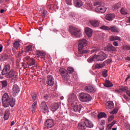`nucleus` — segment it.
Wrapping results in <instances>:
<instances>
[{"label":"nucleus","instance_id":"obj_63","mask_svg":"<svg viewBox=\"0 0 130 130\" xmlns=\"http://www.w3.org/2000/svg\"><path fill=\"white\" fill-rule=\"evenodd\" d=\"M126 23H129L130 24V17L128 18V20L126 21Z\"/></svg>","mask_w":130,"mask_h":130},{"label":"nucleus","instance_id":"obj_36","mask_svg":"<svg viewBox=\"0 0 130 130\" xmlns=\"http://www.w3.org/2000/svg\"><path fill=\"white\" fill-rule=\"evenodd\" d=\"M120 13L121 15H127V14H128V13H127L126 9L124 8H121V9L120 10Z\"/></svg>","mask_w":130,"mask_h":130},{"label":"nucleus","instance_id":"obj_4","mask_svg":"<svg viewBox=\"0 0 130 130\" xmlns=\"http://www.w3.org/2000/svg\"><path fill=\"white\" fill-rule=\"evenodd\" d=\"M69 32L71 33L72 36L76 38H80L83 36L81 29L76 27L70 26Z\"/></svg>","mask_w":130,"mask_h":130},{"label":"nucleus","instance_id":"obj_22","mask_svg":"<svg viewBox=\"0 0 130 130\" xmlns=\"http://www.w3.org/2000/svg\"><path fill=\"white\" fill-rule=\"evenodd\" d=\"M115 18V15L114 14H108L106 16V20L107 21H112Z\"/></svg>","mask_w":130,"mask_h":130},{"label":"nucleus","instance_id":"obj_45","mask_svg":"<svg viewBox=\"0 0 130 130\" xmlns=\"http://www.w3.org/2000/svg\"><path fill=\"white\" fill-rule=\"evenodd\" d=\"M95 58H96L95 55H94V56H93L87 59V60H88V62H92V61H93Z\"/></svg>","mask_w":130,"mask_h":130},{"label":"nucleus","instance_id":"obj_30","mask_svg":"<svg viewBox=\"0 0 130 130\" xmlns=\"http://www.w3.org/2000/svg\"><path fill=\"white\" fill-rule=\"evenodd\" d=\"M105 67V62H103L102 63H97L95 66V69H102Z\"/></svg>","mask_w":130,"mask_h":130},{"label":"nucleus","instance_id":"obj_49","mask_svg":"<svg viewBox=\"0 0 130 130\" xmlns=\"http://www.w3.org/2000/svg\"><path fill=\"white\" fill-rule=\"evenodd\" d=\"M102 4L100 2H94L93 4V5L96 6H102Z\"/></svg>","mask_w":130,"mask_h":130},{"label":"nucleus","instance_id":"obj_35","mask_svg":"<svg viewBox=\"0 0 130 130\" xmlns=\"http://www.w3.org/2000/svg\"><path fill=\"white\" fill-rule=\"evenodd\" d=\"M121 7V4H120V3H118L114 5V6L113 7V11H116V10H118V9H119V8H120Z\"/></svg>","mask_w":130,"mask_h":130},{"label":"nucleus","instance_id":"obj_7","mask_svg":"<svg viewBox=\"0 0 130 130\" xmlns=\"http://www.w3.org/2000/svg\"><path fill=\"white\" fill-rule=\"evenodd\" d=\"M107 57V55L103 52H101L99 55H95V58L98 61H102L104 60V59H106Z\"/></svg>","mask_w":130,"mask_h":130},{"label":"nucleus","instance_id":"obj_1","mask_svg":"<svg viewBox=\"0 0 130 130\" xmlns=\"http://www.w3.org/2000/svg\"><path fill=\"white\" fill-rule=\"evenodd\" d=\"M2 104L4 107H14L16 104V100L13 98H10L7 93H5L2 98Z\"/></svg>","mask_w":130,"mask_h":130},{"label":"nucleus","instance_id":"obj_26","mask_svg":"<svg viewBox=\"0 0 130 130\" xmlns=\"http://www.w3.org/2000/svg\"><path fill=\"white\" fill-rule=\"evenodd\" d=\"M40 13L41 15L42 16V17H45V15H46V10H45V8H44V6H42L41 8V10H40Z\"/></svg>","mask_w":130,"mask_h":130},{"label":"nucleus","instance_id":"obj_46","mask_svg":"<svg viewBox=\"0 0 130 130\" xmlns=\"http://www.w3.org/2000/svg\"><path fill=\"white\" fill-rule=\"evenodd\" d=\"M118 112V110L117 109H114L112 111L110 112L111 114H116Z\"/></svg>","mask_w":130,"mask_h":130},{"label":"nucleus","instance_id":"obj_33","mask_svg":"<svg viewBox=\"0 0 130 130\" xmlns=\"http://www.w3.org/2000/svg\"><path fill=\"white\" fill-rule=\"evenodd\" d=\"M38 56L41 58H44L45 57V53L39 51H38Z\"/></svg>","mask_w":130,"mask_h":130},{"label":"nucleus","instance_id":"obj_19","mask_svg":"<svg viewBox=\"0 0 130 130\" xmlns=\"http://www.w3.org/2000/svg\"><path fill=\"white\" fill-rule=\"evenodd\" d=\"M114 108V104L112 102H108L106 104V109H112Z\"/></svg>","mask_w":130,"mask_h":130},{"label":"nucleus","instance_id":"obj_15","mask_svg":"<svg viewBox=\"0 0 130 130\" xmlns=\"http://www.w3.org/2000/svg\"><path fill=\"white\" fill-rule=\"evenodd\" d=\"M85 90L87 93H93L95 92V89L92 85H87L85 86Z\"/></svg>","mask_w":130,"mask_h":130},{"label":"nucleus","instance_id":"obj_43","mask_svg":"<svg viewBox=\"0 0 130 130\" xmlns=\"http://www.w3.org/2000/svg\"><path fill=\"white\" fill-rule=\"evenodd\" d=\"M110 26H107L106 25H103L101 27V29H102L103 30H110Z\"/></svg>","mask_w":130,"mask_h":130},{"label":"nucleus","instance_id":"obj_5","mask_svg":"<svg viewBox=\"0 0 130 130\" xmlns=\"http://www.w3.org/2000/svg\"><path fill=\"white\" fill-rule=\"evenodd\" d=\"M16 71L15 70L11 69L9 72L5 74L4 76L6 78V79H12L11 81H17L18 80V75H15Z\"/></svg>","mask_w":130,"mask_h":130},{"label":"nucleus","instance_id":"obj_44","mask_svg":"<svg viewBox=\"0 0 130 130\" xmlns=\"http://www.w3.org/2000/svg\"><path fill=\"white\" fill-rule=\"evenodd\" d=\"M116 123V121L114 120L112 121V122L111 123V124H109L108 125L109 129H111L112 126L115 125V124Z\"/></svg>","mask_w":130,"mask_h":130},{"label":"nucleus","instance_id":"obj_32","mask_svg":"<svg viewBox=\"0 0 130 130\" xmlns=\"http://www.w3.org/2000/svg\"><path fill=\"white\" fill-rule=\"evenodd\" d=\"M98 117L99 119H100V118H103V117L106 118V117H107V115H106L104 112H101L98 114Z\"/></svg>","mask_w":130,"mask_h":130},{"label":"nucleus","instance_id":"obj_24","mask_svg":"<svg viewBox=\"0 0 130 130\" xmlns=\"http://www.w3.org/2000/svg\"><path fill=\"white\" fill-rule=\"evenodd\" d=\"M82 107H83L82 106V105H79L78 106L75 105L73 107V110L75 112H80V111H81V110H82Z\"/></svg>","mask_w":130,"mask_h":130},{"label":"nucleus","instance_id":"obj_27","mask_svg":"<svg viewBox=\"0 0 130 130\" xmlns=\"http://www.w3.org/2000/svg\"><path fill=\"white\" fill-rule=\"evenodd\" d=\"M4 117L5 120H8V119H9V117H10V110H6L5 111V114L4 115Z\"/></svg>","mask_w":130,"mask_h":130},{"label":"nucleus","instance_id":"obj_51","mask_svg":"<svg viewBox=\"0 0 130 130\" xmlns=\"http://www.w3.org/2000/svg\"><path fill=\"white\" fill-rule=\"evenodd\" d=\"M115 92L116 93H122V91H121L120 86L119 87V88L118 89H116L115 90Z\"/></svg>","mask_w":130,"mask_h":130},{"label":"nucleus","instance_id":"obj_41","mask_svg":"<svg viewBox=\"0 0 130 130\" xmlns=\"http://www.w3.org/2000/svg\"><path fill=\"white\" fill-rule=\"evenodd\" d=\"M13 45H14V48H19V47L20 46V42L16 41L14 43Z\"/></svg>","mask_w":130,"mask_h":130},{"label":"nucleus","instance_id":"obj_57","mask_svg":"<svg viewBox=\"0 0 130 130\" xmlns=\"http://www.w3.org/2000/svg\"><path fill=\"white\" fill-rule=\"evenodd\" d=\"M105 122H106L105 120H102L101 123V125H105Z\"/></svg>","mask_w":130,"mask_h":130},{"label":"nucleus","instance_id":"obj_9","mask_svg":"<svg viewBox=\"0 0 130 130\" xmlns=\"http://www.w3.org/2000/svg\"><path fill=\"white\" fill-rule=\"evenodd\" d=\"M46 83L49 87L53 86L54 85V78L51 75H48L47 76Z\"/></svg>","mask_w":130,"mask_h":130},{"label":"nucleus","instance_id":"obj_61","mask_svg":"<svg viewBox=\"0 0 130 130\" xmlns=\"http://www.w3.org/2000/svg\"><path fill=\"white\" fill-rule=\"evenodd\" d=\"M15 124V121H12L11 123V126H13Z\"/></svg>","mask_w":130,"mask_h":130},{"label":"nucleus","instance_id":"obj_40","mask_svg":"<svg viewBox=\"0 0 130 130\" xmlns=\"http://www.w3.org/2000/svg\"><path fill=\"white\" fill-rule=\"evenodd\" d=\"M120 88H121V92H126L128 90V88L126 86H120Z\"/></svg>","mask_w":130,"mask_h":130},{"label":"nucleus","instance_id":"obj_53","mask_svg":"<svg viewBox=\"0 0 130 130\" xmlns=\"http://www.w3.org/2000/svg\"><path fill=\"white\" fill-rule=\"evenodd\" d=\"M113 45H114V46L117 47L118 46L119 44L118 43H117V42L114 41L113 42Z\"/></svg>","mask_w":130,"mask_h":130},{"label":"nucleus","instance_id":"obj_28","mask_svg":"<svg viewBox=\"0 0 130 130\" xmlns=\"http://www.w3.org/2000/svg\"><path fill=\"white\" fill-rule=\"evenodd\" d=\"M77 99V98L74 94H71L69 96L68 99L69 102H74L75 100Z\"/></svg>","mask_w":130,"mask_h":130},{"label":"nucleus","instance_id":"obj_62","mask_svg":"<svg viewBox=\"0 0 130 130\" xmlns=\"http://www.w3.org/2000/svg\"><path fill=\"white\" fill-rule=\"evenodd\" d=\"M95 115H96V113H95V112L91 113V116H95Z\"/></svg>","mask_w":130,"mask_h":130},{"label":"nucleus","instance_id":"obj_8","mask_svg":"<svg viewBox=\"0 0 130 130\" xmlns=\"http://www.w3.org/2000/svg\"><path fill=\"white\" fill-rule=\"evenodd\" d=\"M19 92H20V87H19L17 84H14L13 86L12 89L13 96H14V97H16V96L19 94Z\"/></svg>","mask_w":130,"mask_h":130},{"label":"nucleus","instance_id":"obj_17","mask_svg":"<svg viewBox=\"0 0 130 130\" xmlns=\"http://www.w3.org/2000/svg\"><path fill=\"white\" fill-rule=\"evenodd\" d=\"M59 108V104L58 103H55L51 106L50 109L53 112L56 111Z\"/></svg>","mask_w":130,"mask_h":130},{"label":"nucleus","instance_id":"obj_64","mask_svg":"<svg viewBox=\"0 0 130 130\" xmlns=\"http://www.w3.org/2000/svg\"><path fill=\"white\" fill-rule=\"evenodd\" d=\"M44 98L47 100V99H48V95H45Z\"/></svg>","mask_w":130,"mask_h":130},{"label":"nucleus","instance_id":"obj_55","mask_svg":"<svg viewBox=\"0 0 130 130\" xmlns=\"http://www.w3.org/2000/svg\"><path fill=\"white\" fill-rule=\"evenodd\" d=\"M31 58H30V56H26L25 57V59H26V60H27L28 62H29V60H30Z\"/></svg>","mask_w":130,"mask_h":130},{"label":"nucleus","instance_id":"obj_2","mask_svg":"<svg viewBox=\"0 0 130 130\" xmlns=\"http://www.w3.org/2000/svg\"><path fill=\"white\" fill-rule=\"evenodd\" d=\"M87 44V40L86 39H82L79 41L78 44V53H75V55L78 57L83 56L84 53H89L90 51L89 50H84V45Z\"/></svg>","mask_w":130,"mask_h":130},{"label":"nucleus","instance_id":"obj_3","mask_svg":"<svg viewBox=\"0 0 130 130\" xmlns=\"http://www.w3.org/2000/svg\"><path fill=\"white\" fill-rule=\"evenodd\" d=\"M74 72H75V70L72 67H68L67 68V71L64 68H60L59 69V73L61 75L64 81L70 80L71 77L69 74H73Z\"/></svg>","mask_w":130,"mask_h":130},{"label":"nucleus","instance_id":"obj_11","mask_svg":"<svg viewBox=\"0 0 130 130\" xmlns=\"http://www.w3.org/2000/svg\"><path fill=\"white\" fill-rule=\"evenodd\" d=\"M10 71H11V66L9 64L5 66L2 72V75L5 76L6 74L8 73Z\"/></svg>","mask_w":130,"mask_h":130},{"label":"nucleus","instance_id":"obj_31","mask_svg":"<svg viewBox=\"0 0 130 130\" xmlns=\"http://www.w3.org/2000/svg\"><path fill=\"white\" fill-rule=\"evenodd\" d=\"M104 86L107 88H110V87H112L113 86V84H112L110 81L106 80Z\"/></svg>","mask_w":130,"mask_h":130},{"label":"nucleus","instance_id":"obj_25","mask_svg":"<svg viewBox=\"0 0 130 130\" xmlns=\"http://www.w3.org/2000/svg\"><path fill=\"white\" fill-rule=\"evenodd\" d=\"M106 50L108 51H116V48L112 45H110L106 48Z\"/></svg>","mask_w":130,"mask_h":130},{"label":"nucleus","instance_id":"obj_54","mask_svg":"<svg viewBox=\"0 0 130 130\" xmlns=\"http://www.w3.org/2000/svg\"><path fill=\"white\" fill-rule=\"evenodd\" d=\"M114 118V117H113V116H110L109 117L108 121H112V120H113Z\"/></svg>","mask_w":130,"mask_h":130},{"label":"nucleus","instance_id":"obj_13","mask_svg":"<svg viewBox=\"0 0 130 130\" xmlns=\"http://www.w3.org/2000/svg\"><path fill=\"white\" fill-rule=\"evenodd\" d=\"M89 23L91 24L92 27H98L99 26V24H100V21L96 19H91L89 20Z\"/></svg>","mask_w":130,"mask_h":130},{"label":"nucleus","instance_id":"obj_37","mask_svg":"<svg viewBox=\"0 0 130 130\" xmlns=\"http://www.w3.org/2000/svg\"><path fill=\"white\" fill-rule=\"evenodd\" d=\"M1 83L2 85L3 88H5L8 86V81L7 80L1 81Z\"/></svg>","mask_w":130,"mask_h":130},{"label":"nucleus","instance_id":"obj_12","mask_svg":"<svg viewBox=\"0 0 130 130\" xmlns=\"http://www.w3.org/2000/svg\"><path fill=\"white\" fill-rule=\"evenodd\" d=\"M45 125L50 128H51V127H53V126H54V122H53V120L51 119L47 120L46 122H45Z\"/></svg>","mask_w":130,"mask_h":130},{"label":"nucleus","instance_id":"obj_14","mask_svg":"<svg viewBox=\"0 0 130 130\" xmlns=\"http://www.w3.org/2000/svg\"><path fill=\"white\" fill-rule=\"evenodd\" d=\"M106 10H107V8L102 5L98 6L95 8V11H96V12H100V13H105Z\"/></svg>","mask_w":130,"mask_h":130},{"label":"nucleus","instance_id":"obj_23","mask_svg":"<svg viewBox=\"0 0 130 130\" xmlns=\"http://www.w3.org/2000/svg\"><path fill=\"white\" fill-rule=\"evenodd\" d=\"M117 40L118 41H121V38L118 36H111L110 37V41H115Z\"/></svg>","mask_w":130,"mask_h":130},{"label":"nucleus","instance_id":"obj_34","mask_svg":"<svg viewBox=\"0 0 130 130\" xmlns=\"http://www.w3.org/2000/svg\"><path fill=\"white\" fill-rule=\"evenodd\" d=\"M37 105V102H35L31 106V110L33 113H34L35 112V110H36Z\"/></svg>","mask_w":130,"mask_h":130},{"label":"nucleus","instance_id":"obj_59","mask_svg":"<svg viewBox=\"0 0 130 130\" xmlns=\"http://www.w3.org/2000/svg\"><path fill=\"white\" fill-rule=\"evenodd\" d=\"M3 51V45H0V52Z\"/></svg>","mask_w":130,"mask_h":130},{"label":"nucleus","instance_id":"obj_52","mask_svg":"<svg viewBox=\"0 0 130 130\" xmlns=\"http://www.w3.org/2000/svg\"><path fill=\"white\" fill-rule=\"evenodd\" d=\"M123 98L124 99H125L126 101H128V100H129L128 96H126V95H123Z\"/></svg>","mask_w":130,"mask_h":130},{"label":"nucleus","instance_id":"obj_47","mask_svg":"<svg viewBox=\"0 0 130 130\" xmlns=\"http://www.w3.org/2000/svg\"><path fill=\"white\" fill-rule=\"evenodd\" d=\"M123 50H130V46H124L123 47Z\"/></svg>","mask_w":130,"mask_h":130},{"label":"nucleus","instance_id":"obj_58","mask_svg":"<svg viewBox=\"0 0 130 130\" xmlns=\"http://www.w3.org/2000/svg\"><path fill=\"white\" fill-rule=\"evenodd\" d=\"M127 95H128V96H129L130 97V90H127L126 92Z\"/></svg>","mask_w":130,"mask_h":130},{"label":"nucleus","instance_id":"obj_16","mask_svg":"<svg viewBox=\"0 0 130 130\" xmlns=\"http://www.w3.org/2000/svg\"><path fill=\"white\" fill-rule=\"evenodd\" d=\"M85 33L86 35L88 36V37L90 38L92 37V35H93V30H92V29L89 27H86Z\"/></svg>","mask_w":130,"mask_h":130},{"label":"nucleus","instance_id":"obj_18","mask_svg":"<svg viewBox=\"0 0 130 130\" xmlns=\"http://www.w3.org/2000/svg\"><path fill=\"white\" fill-rule=\"evenodd\" d=\"M109 30L114 33H118V32H119V28L117 26L113 25L112 26H110Z\"/></svg>","mask_w":130,"mask_h":130},{"label":"nucleus","instance_id":"obj_42","mask_svg":"<svg viewBox=\"0 0 130 130\" xmlns=\"http://www.w3.org/2000/svg\"><path fill=\"white\" fill-rule=\"evenodd\" d=\"M31 97H32V99L34 101H35L36 100V98L37 97V94H36V93L35 92H32L31 94Z\"/></svg>","mask_w":130,"mask_h":130},{"label":"nucleus","instance_id":"obj_48","mask_svg":"<svg viewBox=\"0 0 130 130\" xmlns=\"http://www.w3.org/2000/svg\"><path fill=\"white\" fill-rule=\"evenodd\" d=\"M104 62H105V65L106 63H111V62H112V59H108Z\"/></svg>","mask_w":130,"mask_h":130},{"label":"nucleus","instance_id":"obj_10","mask_svg":"<svg viewBox=\"0 0 130 130\" xmlns=\"http://www.w3.org/2000/svg\"><path fill=\"white\" fill-rule=\"evenodd\" d=\"M40 108L41 110L44 113H46V112H48V107H47V105H46V103H45V102H42L41 103Z\"/></svg>","mask_w":130,"mask_h":130},{"label":"nucleus","instance_id":"obj_50","mask_svg":"<svg viewBox=\"0 0 130 130\" xmlns=\"http://www.w3.org/2000/svg\"><path fill=\"white\" fill-rule=\"evenodd\" d=\"M102 76H103V77L106 78V77H107V71H105L103 72Z\"/></svg>","mask_w":130,"mask_h":130},{"label":"nucleus","instance_id":"obj_6","mask_svg":"<svg viewBox=\"0 0 130 130\" xmlns=\"http://www.w3.org/2000/svg\"><path fill=\"white\" fill-rule=\"evenodd\" d=\"M79 99L82 102H89V101H91L92 98L90 94L87 93L82 92L79 95Z\"/></svg>","mask_w":130,"mask_h":130},{"label":"nucleus","instance_id":"obj_29","mask_svg":"<svg viewBox=\"0 0 130 130\" xmlns=\"http://www.w3.org/2000/svg\"><path fill=\"white\" fill-rule=\"evenodd\" d=\"M28 66H35L36 62L35 61V59H34V58H30V59H29V60H28Z\"/></svg>","mask_w":130,"mask_h":130},{"label":"nucleus","instance_id":"obj_38","mask_svg":"<svg viewBox=\"0 0 130 130\" xmlns=\"http://www.w3.org/2000/svg\"><path fill=\"white\" fill-rule=\"evenodd\" d=\"M32 46L31 45L28 46L26 47V48H25V51L26 52H29V51H32Z\"/></svg>","mask_w":130,"mask_h":130},{"label":"nucleus","instance_id":"obj_20","mask_svg":"<svg viewBox=\"0 0 130 130\" xmlns=\"http://www.w3.org/2000/svg\"><path fill=\"white\" fill-rule=\"evenodd\" d=\"M84 123L86 127H89V128H91V127H93V126H94L93 123H92L91 121L88 119L85 120Z\"/></svg>","mask_w":130,"mask_h":130},{"label":"nucleus","instance_id":"obj_56","mask_svg":"<svg viewBox=\"0 0 130 130\" xmlns=\"http://www.w3.org/2000/svg\"><path fill=\"white\" fill-rule=\"evenodd\" d=\"M66 2L67 4V5H71V2H72V0H66Z\"/></svg>","mask_w":130,"mask_h":130},{"label":"nucleus","instance_id":"obj_60","mask_svg":"<svg viewBox=\"0 0 130 130\" xmlns=\"http://www.w3.org/2000/svg\"><path fill=\"white\" fill-rule=\"evenodd\" d=\"M125 60H129V61H130V57L127 56L126 57H125Z\"/></svg>","mask_w":130,"mask_h":130},{"label":"nucleus","instance_id":"obj_39","mask_svg":"<svg viewBox=\"0 0 130 130\" xmlns=\"http://www.w3.org/2000/svg\"><path fill=\"white\" fill-rule=\"evenodd\" d=\"M46 7L48 10H51L53 8V4H51L50 3H47Z\"/></svg>","mask_w":130,"mask_h":130},{"label":"nucleus","instance_id":"obj_21","mask_svg":"<svg viewBox=\"0 0 130 130\" xmlns=\"http://www.w3.org/2000/svg\"><path fill=\"white\" fill-rule=\"evenodd\" d=\"M74 5L76 8H81L83 6V2L81 0H75Z\"/></svg>","mask_w":130,"mask_h":130}]
</instances>
